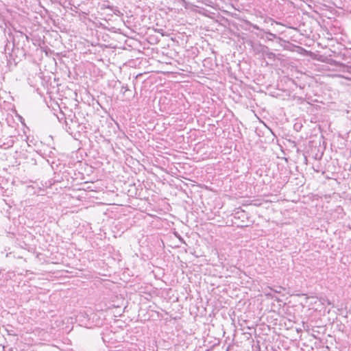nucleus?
<instances>
[{"mask_svg": "<svg viewBox=\"0 0 351 351\" xmlns=\"http://www.w3.org/2000/svg\"><path fill=\"white\" fill-rule=\"evenodd\" d=\"M1 56L3 57H5V55L3 51L1 52Z\"/></svg>", "mask_w": 351, "mask_h": 351, "instance_id": "obj_5", "label": "nucleus"}, {"mask_svg": "<svg viewBox=\"0 0 351 351\" xmlns=\"http://www.w3.org/2000/svg\"><path fill=\"white\" fill-rule=\"evenodd\" d=\"M70 121H71V123H73V121L72 119H71Z\"/></svg>", "mask_w": 351, "mask_h": 351, "instance_id": "obj_10", "label": "nucleus"}, {"mask_svg": "<svg viewBox=\"0 0 351 351\" xmlns=\"http://www.w3.org/2000/svg\"><path fill=\"white\" fill-rule=\"evenodd\" d=\"M180 241H181L182 243H184L183 239L181 237H179Z\"/></svg>", "mask_w": 351, "mask_h": 351, "instance_id": "obj_6", "label": "nucleus"}, {"mask_svg": "<svg viewBox=\"0 0 351 351\" xmlns=\"http://www.w3.org/2000/svg\"><path fill=\"white\" fill-rule=\"evenodd\" d=\"M263 54L265 56H266L268 59H270L272 60H274L276 58V54L271 51H269L267 47H264V49L263 50Z\"/></svg>", "mask_w": 351, "mask_h": 351, "instance_id": "obj_1", "label": "nucleus"}, {"mask_svg": "<svg viewBox=\"0 0 351 351\" xmlns=\"http://www.w3.org/2000/svg\"><path fill=\"white\" fill-rule=\"evenodd\" d=\"M254 28H256V29H258V27L257 26H254Z\"/></svg>", "mask_w": 351, "mask_h": 351, "instance_id": "obj_11", "label": "nucleus"}, {"mask_svg": "<svg viewBox=\"0 0 351 351\" xmlns=\"http://www.w3.org/2000/svg\"><path fill=\"white\" fill-rule=\"evenodd\" d=\"M348 72L351 73V67L348 69Z\"/></svg>", "mask_w": 351, "mask_h": 351, "instance_id": "obj_9", "label": "nucleus"}, {"mask_svg": "<svg viewBox=\"0 0 351 351\" xmlns=\"http://www.w3.org/2000/svg\"><path fill=\"white\" fill-rule=\"evenodd\" d=\"M269 34L273 37H276V35L274 34L269 33Z\"/></svg>", "mask_w": 351, "mask_h": 351, "instance_id": "obj_7", "label": "nucleus"}, {"mask_svg": "<svg viewBox=\"0 0 351 351\" xmlns=\"http://www.w3.org/2000/svg\"><path fill=\"white\" fill-rule=\"evenodd\" d=\"M18 34H19L16 36L19 37V39L23 43H25V42H28L29 41V37L26 34H23L21 32H19Z\"/></svg>", "mask_w": 351, "mask_h": 351, "instance_id": "obj_2", "label": "nucleus"}, {"mask_svg": "<svg viewBox=\"0 0 351 351\" xmlns=\"http://www.w3.org/2000/svg\"><path fill=\"white\" fill-rule=\"evenodd\" d=\"M275 291H276V293H280V291H278V289L275 290Z\"/></svg>", "mask_w": 351, "mask_h": 351, "instance_id": "obj_8", "label": "nucleus"}, {"mask_svg": "<svg viewBox=\"0 0 351 351\" xmlns=\"http://www.w3.org/2000/svg\"><path fill=\"white\" fill-rule=\"evenodd\" d=\"M69 119L66 118V121H65V127H66V129L67 131H71L72 132V127L70 125V123H69V121H68Z\"/></svg>", "mask_w": 351, "mask_h": 351, "instance_id": "obj_3", "label": "nucleus"}, {"mask_svg": "<svg viewBox=\"0 0 351 351\" xmlns=\"http://www.w3.org/2000/svg\"><path fill=\"white\" fill-rule=\"evenodd\" d=\"M69 119L66 118V121H65V127H66V129L67 131H71L72 132V127L70 125V123H69V121H68Z\"/></svg>", "mask_w": 351, "mask_h": 351, "instance_id": "obj_4", "label": "nucleus"}]
</instances>
